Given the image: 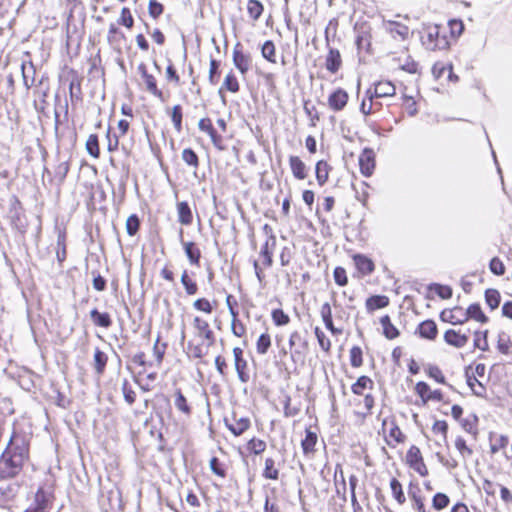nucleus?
I'll return each instance as SVG.
<instances>
[{
    "instance_id": "nucleus-1",
    "label": "nucleus",
    "mask_w": 512,
    "mask_h": 512,
    "mask_svg": "<svg viewBox=\"0 0 512 512\" xmlns=\"http://www.w3.org/2000/svg\"><path fill=\"white\" fill-rule=\"evenodd\" d=\"M29 460V441L26 436L13 433L0 457V478L16 477Z\"/></svg>"
},
{
    "instance_id": "nucleus-2",
    "label": "nucleus",
    "mask_w": 512,
    "mask_h": 512,
    "mask_svg": "<svg viewBox=\"0 0 512 512\" xmlns=\"http://www.w3.org/2000/svg\"><path fill=\"white\" fill-rule=\"evenodd\" d=\"M53 502L54 494L52 488L41 486L37 489L31 505L23 512H50Z\"/></svg>"
},
{
    "instance_id": "nucleus-3",
    "label": "nucleus",
    "mask_w": 512,
    "mask_h": 512,
    "mask_svg": "<svg viewBox=\"0 0 512 512\" xmlns=\"http://www.w3.org/2000/svg\"><path fill=\"white\" fill-rule=\"evenodd\" d=\"M233 64L242 75H245L251 68L252 57L249 53L242 51V45L239 42L233 48Z\"/></svg>"
},
{
    "instance_id": "nucleus-4",
    "label": "nucleus",
    "mask_w": 512,
    "mask_h": 512,
    "mask_svg": "<svg viewBox=\"0 0 512 512\" xmlns=\"http://www.w3.org/2000/svg\"><path fill=\"white\" fill-rule=\"evenodd\" d=\"M234 365L238 378L242 383H247L250 380V375L247 371L248 364L243 358V350L240 347L233 349Z\"/></svg>"
},
{
    "instance_id": "nucleus-5",
    "label": "nucleus",
    "mask_w": 512,
    "mask_h": 512,
    "mask_svg": "<svg viewBox=\"0 0 512 512\" xmlns=\"http://www.w3.org/2000/svg\"><path fill=\"white\" fill-rule=\"evenodd\" d=\"M360 171L365 177L372 175L375 168V153L371 148H365L359 156Z\"/></svg>"
},
{
    "instance_id": "nucleus-6",
    "label": "nucleus",
    "mask_w": 512,
    "mask_h": 512,
    "mask_svg": "<svg viewBox=\"0 0 512 512\" xmlns=\"http://www.w3.org/2000/svg\"><path fill=\"white\" fill-rule=\"evenodd\" d=\"M193 326L197 330L198 336L204 338L207 341V349L214 344V332L211 330L209 323L206 320L196 316L193 319Z\"/></svg>"
},
{
    "instance_id": "nucleus-7",
    "label": "nucleus",
    "mask_w": 512,
    "mask_h": 512,
    "mask_svg": "<svg viewBox=\"0 0 512 512\" xmlns=\"http://www.w3.org/2000/svg\"><path fill=\"white\" fill-rule=\"evenodd\" d=\"M465 316V310L459 306H456L452 309H445L440 313V319L443 322H448L452 325L465 323Z\"/></svg>"
},
{
    "instance_id": "nucleus-8",
    "label": "nucleus",
    "mask_w": 512,
    "mask_h": 512,
    "mask_svg": "<svg viewBox=\"0 0 512 512\" xmlns=\"http://www.w3.org/2000/svg\"><path fill=\"white\" fill-rule=\"evenodd\" d=\"M408 497L412 502V507L417 512H427L424 497L421 495V489L418 484L410 483L408 487Z\"/></svg>"
},
{
    "instance_id": "nucleus-9",
    "label": "nucleus",
    "mask_w": 512,
    "mask_h": 512,
    "mask_svg": "<svg viewBox=\"0 0 512 512\" xmlns=\"http://www.w3.org/2000/svg\"><path fill=\"white\" fill-rule=\"evenodd\" d=\"M396 93L395 86L390 81H379L375 83L374 91L369 89L367 95H373L374 98H384L394 96Z\"/></svg>"
},
{
    "instance_id": "nucleus-10",
    "label": "nucleus",
    "mask_w": 512,
    "mask_h": 512,
    "mask_svg": "<svg viewBox=\"0 0 512 512\" xmlns=\"http://www.w3.org/2000/svg\"><path fill=\"white\" fill-rule=\"evenodd\" d=\"M444 340L455 348H463L468 343L469 337L467 334H461L456 330L449 329L444 334Z\"/></svg>"
},
{
    "instance_id": "nucleus-11",
    "label": "nucleus",
    "mask_w": 512,
    "mask_h": 512,
    "mask_svg": "<svg viewBox=\"0 0 512 512\" xmlns=\"http://www.w3.org/2000/svg\"><path fill=\"white\" fill-rule=\"evenodd\" d=\"M348 102V94L343 89H337L328 98L329 107L334 111H341Z\"/></svg>"
},
{
    "instance_id": "nucleus-12",
    "label": "nucleus",
    "mask_w": 512,
    "mask_h": 512,
    "mask_svg": "<svg viewBox=\"0 0 512 512\" xmlns=\"http://www.w3.org/2000/svg\"><path fill=\"white\" fill-rule=\"evenodd\" d=\"M20 486L16 483L0 485V506H5L18 494Z\"/></svg>"
},
{
    "instance_id": "nucleus-13",
    "label": "nucleus",
    "mask_w": 512,
    "mask_h": 512,
    "mask_svg": "<svg viewBox=\"0 0 512 512\" xmlns=\"http://www.w3.org/2000/svg\"><path fill=\"white\" fill-rule=\"evenodd\" d=\"M342 65L341 54L337 49L330 48L326 56L325 67L331 73H336Z\"/></svg>"
},
{
    "instance_id": "nucleus-14",
    "label": "nucleus",
    "mask_w": 512,
    "mask_h": 512,
    "mask_svg": "<svg viewBox=\"0 0 512 512\" xmlns=\"http://www.w3.org/2000/svg\"><path fill=\"white\" fill-rule=\"evenodd\" d=\"M353 260L356 265V268L363 275H369L375 269L373 261L365 255L356 254L353 256Z\"/></svg>"
},
{
    "instance_id": "nucleus-15",
    "label": "nucleus",
    "mask_w": 512,
    "mask_h": 512,
    "mask_svg": "<svg viewBox=\"0 0 512 512\" xmlns=\"http://www.w3.org/2000/svg\"><path fill=\"white\" fill-rule=\"evenodd\" d=\"M418 332L422 338L434 340L437 336V325L433 320H425L418 326Z\"/></svg>"
},
{
    "instance_id": "nucleus-16",
    "label": "nucleus",
    "mask_w": 512,
    "mask_h": 512,
    "mask_svg": "<svg viewBox=\"0 0 512 512\" xmlns=\"http://www.w3.org/2000/svg\"><path fill=\"white\" fill-rule=\"evenodd\" d=\"M21 73L23 78V84L27 90L31 88L35 81V67L31 61L28 62V65L26 62H22L21 66Z\"/></svg>"
},
{
    "instance_id": "nucleus-17",
    "label": "nucleus",
    "mask_w": 512,
    "mask_h": 512,
    "mask_svg": "<svg viewBox=\"0 0 512 512\" xmlns=\"http://www.w3.org/2000/svg\"><path fill=\"white\" fill-rule=\"evenodd\" d=\"M320 314L322 317V320L325 324V327L331 331L332 334L338 335L342 333L341 329H338L334 326L333 320H332V311L329 303H324L321 306Z\"/></svg>"
},
{
    "instance_id": "nucleus-18",
    "label": "nucleus",
    "mask_w": 512,
    "mask_h": 512,
    "mask_svg": "<svg viewBox=\"0 0 512 512\" xmlns=\"http://www.w3.org/2000/svg\"><path fill=\"white\" fill-rule=\"evenodd\" d=\"M275 245H276V237L275 235H271L267 238L266 242L264 243L262 249H261V256L264 257V265L266 267H270L272 266V263H273V259H272V255H273V250L275 248Z\"/></svg>"
},
{
    "instance_id": "nucleus-19",
    "label": "nucleus",
    "mask_w": 512,
    "mask_h": 512,
    "mask_svg": "<svg viewBox=\"0 0 512 512\" xmlns=\"http://www.w3.org/2000/svg\"><path fill=\"white\" fill-rule=\"evenodd\" d=\"M289 164L295 178L299 180L306 178V165L298 156H290Z\"/></svg>"
},
{
    "instance_id": "nucleus-20",
    "label": "nucleus",
    "mask_w": 512,
    "mask_h": 512,
    "mask_svg": "<svg viewBox=\"0 0 512 512\" xmlns=\"http://www.w3.org/2000/svg\"><path fill=\"white\" fill-rule=\"evenodd\" d=\"M178 221L182 225H190L193 221V215L189 204L185 201L177 204Z\"/></svg>"
},
{
    "instance_id": "nucleus-21",
    "label": "nucleus",
    "mask_w": 512,
    "mask_h": 512,
    "mask_svg": "<svg viewBox=\"0 0 512 512\" xmlns=\"http://www.w3.org/2000/svg\"><path fill=\"white\" fill-rule=\"evenodd\" d=\"M317 434L310 429H306L305 438L301 442L303 453L305 455L313 454L317 443Z\"/></svg>"
},
{
    "instance_id": "nucleus-22",
    "label": "nucleus",
    "mask_w": 512,
    "mask_h": 512,
    "mask_svg": "<svg viewBox=\"0 0 512 512\" xmlns=\"http://www.w3.org/2000/svg\"><path fill=\"white\" fill-rule=\"evenodd\" d=\"M465 318L466 322L468 319H474L481 323L488 322V317L483 313L480 305L478 303L471 304L466 310H465Z\"/></svg>"
},
{
    "instance_id": "nucleus-23",
    "label": "nucleus",
    "mask_w": 512,
    "mask_h": 512,
    "mask_svg": "<svg viewBox=\"0 0 512 512\" xmlns=\"http://www.w3.org/2000/svg\"><path fill=\"white\" fill-rule=\"evenodd\" d=\"M183 248L189 262L198 266L201 258V252L199 248H197L196 244L194 242H183Z\"/></svg>"
},
{
    "instance_id": "nucleus-24",
    "label": "nucleus",
    "mask_w": 512,
    "mask_h": 512,
    "mask_svg": "<svg viewBox=\"0 0 512 512\" xmlns=\"http://www.w3.org/2000/svg\"><path fill=\"white\" fill-rule=\"evenodd\" d=\"M107 361H108V356L103 351H101L99 348H95L94 359H93V368L98 375H102L104 373Z\"/></svg>"
},
{
    "instance_id": "nucleus-25",
    "label": "nucleus",
    "mask_w": 512,
    "mask_h": 512,
    "mask_svg": "<svg viewBox=\"0 0 512 512\" xmlns=\"http://www.w3.org/2000/svg\"><path fill=\"white\" fill-rule=\"evenodd\" d=\"M90 317L96 326L109 328L112 325L110 315L106 312L101 313L97 309L90 311Z\"/></svg>"
},
{
    "instance_id": "nucleus-26",
    "label": "nucleus",
    "mask_w": 512,
    "mask_h": 512,
    "mask_svg": "<svg viewBox=\"0 0 512 512\" xmlns=\"http://www.w3.org/2000/svg\"><path fill=\"white\" fill-rule=\"evenodd\" d=\"M226 426L235 436H240L250 427V420L246 417H242L235 420L233 423L226 421Z\"/></svg>"
},
{
    "instance_id": "nucleus-27",
    "label": "nucleus",
    "mask_w": 512,
    "mask_h": 512,
    "mask_svg": "<svg viewBox=\"0 0 512 512\" xmlns=\"http://www.w3.org/2000/svg\"><path fill=\"white\" fill-rule=\"evenodd\" d=\"M175 399H174V405L181 413H183L186 416H190L192 413V408L187 402L186 397L183 395L180 389H177L175 391Z\"/></svg>"
},
{
    "instance_id": "nucleus-28",
    "label": "nucleus",
    "mask_w": 512,
    "mask_h": 512,
    "mask_svg": "<svg viewBox=\"0 0 512 512\" xmlns=\"http://www.w3.org/2000/svg\"><path fill=\"white\" fill-rule=\"evenodd\" d=\"M380 324L383 328V334L387 339H395L399 335L398 329L391 323L388 315L381 317Z\"/></svg>"
},
{
    "instance_id": "nucleus-29",
    "label": "nucleus",
    "mask_w": 512,
    "mask_h": 512,
    "mask_svg": "<svg viewBox=\"0 0 512 512\" xmlns=\"http://www.w3.org/2000/svg\"><path fill=\"white\" fill-rule=\"evenodd\" d=\"M439 31L440 27L438 25L427 28L425 34L422 36V44L426 49L432 51V46L435 44Z\"/></svg>"
},
{
    "instance_id": "nucleus-30",
    "label": "nucleus",
    "mask_w": 512,
    "mask_h": 512,
    "mask_svg": "<svg viewBox=\"0 0 512 512\" xmlns=\"http://www.w3.org/2000/svg\"><path fill=\"white\" fill-rule=\"evenodd\" d=\"M223 89H227L228 91L232 92V93H236L239 91L240 89V86H239V83H238V80L237 78L235 77V75L233 73H229L225 79H224V82H223V85L222 87L219 89V94L221 95L222 97V100L223 102L225 103V98L222 94V90Z\"/></svg>"
},
{
    "instance_id": "nucleus-31",
    "label": "nucleus",
    "mask_w": 512,
    "mask_h": 512,
    "mask_svg": "<svg viewBox=\"0 0 512 512\" xmlns=\"http://www.w3.org/2000/svg\"><path fill=\"white\" fill-rule=\"evenodd\" d=\"M388 303L389 300L386 296L374 295L366 300V307L369 311H374L376 309L386 307Z\"/></svg>"
},
{
    "instance_id": "nucleus-32",
    "label": "nucleus",
    "mask_w": 512,
    "mask_h": 512,
    "mask_svg": "<svg viewBox=\"0 0 512 512\" xmlns=\"http://www.w3.org/2000/svg\"><path fill=\"white\" fill-rule=\"evenodd\" d=\"M316 179L320 186L324 185L328 180L329 165L327 162L321 160L316 163Z\"/></svg>"
},
{
    "instance_id": "nucleus-33",
    "label": "nucleus",
    "mask_w": 512,
    "mask_h": 512,
    "mask_svg": "<svg viewBox=\"0 0 512 512\" xmlns=\"http://www.w3.org/2000/svg\"><path fill=\"white\" fill-rule=\"evenodd\" d=\"M373 381L368 376H360L357 381L352 385V392L356 395H362L364 390L371 388Z\"/></svg>"
},
{
    "instance_id": "nucleus-34",
    "label": "nucleus",
    "mask_w": 512,
    "mask_h": 512,
    "mask_svg": "<svg viewBox=\"0 0 512 512\" xmlns=\"http://www.w3.org/2000/svg\"><path fill=\"white\" fill-rule=\"evenodd\" d=\"M231 317L232 333L237 337H242L245 334L246 328L245 325L238 320V312L234 308H231Z\"/></svg>"
},
{
    "instance_id": "nucleus-35",
    "label": "nucleus",
    "mask_w": 512,
    "mask_h": 512,
    "mask_svg": "<svg viewBox=\"0 0 512 512\" xmlns=\"http://www.w3.org/2000/svg\"><path fill=\"white\" fill-rule=\"evenodd\" d=\"M390 488L392 491V495L394 499L397 501V503L403 505L406 501V498L401 483L396 478H393L390 481Z\"/></svg>"
},
{
    "instance_id": "nucleus-36",
    "label": "nucleus",
    "mask_w": 512,
    "mask_h": 512,
    "mask_svg": "<svg viewBox=\"0 0 512 512\" xmlns=\"http://www.w3.org/2000/svg\"><path fill=\"white\" fill-rule=\"evenodd\" d=\"M263 477L265 479L277 480L279 477V470L275 468V461L273 458H266L265 467L263 470Z\"/></svg>"
},
{
    "instance_id": "nucleus-37",
    "label": "nucleus",
    "mask_w": 512,
    "mask_h": 512,
    "mask_svg": "<svg viewBox=\"0 0 512 512\" xmlns=\"http://www.w3.org/2000/svg\"><path fill=\"white\" fill-rule=\"evenodd\" d=\"M357 484H358V478L356 477V475L352 474L349 477V486H350L351 504H352L353 512H359L362 510V507L359 504L357 497H356V493H355Z\"/></svg>"
},
{
    "instance_id": "nucleus-38",
    "label": "nucleus",
    "mask_w": 512,
    "mask_h": 512,
    "mask_svg": "<svg viewBox=\"0 0 512 512\" xmlns=\"http://www.w3.org/2000/svg\"><path fill=\"white\" fill-rule=\"evenodd\" d=\"M143 80L146 85V89L155 97L159 98L160 100H163V93L161 90L158 89L155 77L149 74L145 75Z\"/></svg>"
},
{
    "instance_id": "nucleus-39",
    "label": "nucleus",
    "mask_w": 512,
    "mask_h": 512,
    "mask_svg": "<svg viewBox=\"0 0 512 512\" xmlns=\"http://www.w3.org/2000/svg\"><path fill=\"white\" fill-rule=\"evenodd\" d=\"M500 300L501 296L498 290L490 288L485 291V301L492 310L498 308Z\"/></svg>"
},
{
    "instance_id": "nucleus-40",
    "label": "nucleus",
    "mask_w": 512,
    "mask_h": 512,
    "mask_svg": "<svg viewBox=\"0 0 512 512\" xmlns=\"http://www.w3.org/2000/svg\"><path fill=\"white\" fill-rule=\"evenodd\" d=\"M263 5L258 0H249L247 3V11L253 20H258L263 13Z\"/></svg>"
},
{
    "instance_id": "nucleus-41",
    "label": "nucleus",
    "mask_w": 512,
    "mask_h": 512,
    "mask_svg": "<svg viewBox=\"0 0 512 512\" xmlns=\"http://www.w3.org/2000/svg\"><path fill=\"white\" fill-rule=\"evenodd\" d=\"M86 150L94 158H98L100 155L98 136L91 134L86 141Z\"/></svg>"
},
{
    "instance_id": "nucleus-42",
    "label": "nucleus",
    "mask_w": 512,
    "mask_h": 512,
    "mask_svg": "<svg viewBox=\"0 0 512 512\" xmlns=\"http://www.w3.org/2000/svg\"><path fill=\"white\" fill-rule=\"evenodd\" d=\"M182 160L188 165L197 169L199 167V158L194 150L186 148L182 151Z\"/></svg>"
},
{
    "instance_id": "nucleus-43",
    "label": "nucleus",
    "mask_w": 512,
    "mask_h": 512,
    "mask_svg": "<svg viewBox=\"0 0 512 512\" xmlns=\"http://www.w3.org/2000/svg\"><path fill=\"white\" fill-rule=\"evenodd\" d=\"M271 346V338L268 333H263L259 336L256 343L257 353L260 355H265Z\"/></svg>"
},
{
    "instance_id": "nucleus-44",
    "label": "nucleus",
    "mask_w": 512,
    "mask_h": 512,
    "mask_svg": "<svg viewBox=\"0 0 512 512\" xmlns=\"http://www.w3.org/2000/svg\"><path fill=\"white\" fill-rule=\"evenodd\" d=\"M261 54L263 58L271 63H276L275 59V45L271 40H267L261 47Z\"/></svg>"
},
{
    "instance_id": "nucleus-45",
    "label": "nucleus",
    "mask_w": 512,
    "mask_h": 512,
    "mask_svg": "<svg viewBox=\"0 0 512 512\" xmlns=\"http://www.w3.org/2000/svg\"><path fill=\"white\" fill-rule=\"evenodd\" d=\"M181 283L185 288V291L188 295H195L198 291V286L195 281H193L189 276L186 270L182 273Z\"/></svg>"
},
{
    "instance_id": "nucleus-46",
    "label": "nucleus",
    "mask_w": 512,
    "mask_h": 512,
    "mask_svg": "<svg viewBox=\"0 0 512 512\" xmlns=\"http://www.w3.org/2000/svg\"><path fill=\"white\" fill-rule=\"evenodd\" d=\"M69 169L70 165L68 160L60 161L54 169V177L58 179L60 183H62L65 180Z\"/></svg>"
},
{
    "instance_id": "nucleus-47",
    "label": "nucleus",
    "mask_w": 512,
    "mask_h": 512,
    "mask_svg": "<svg viewBox=\"0 0 512 512\" xmlns=\"http://www.w3.org/2000/svg\"><path fill=\"white\" fill-rule=\"evenodd\" d=\"M429 289L433 290L442 299H449L452 297V288L450 286L433 283L429 286Z\"/></svg>"
},
{
    "instance_id": "nucleus-48",
    "label": "nucleus",
    "mask_w": 512,
    "mask_h": 512,
    "mask_svg": "<svg viewBox=\"0 0 512 512\" xmlns=\"http://www.w3.org/2000/svg\"><path fill=\"white\" fill-rule=\"evenodd\" d=\"M271 317L276 326H284L290 322V317L282 309L272 310Z\"/></svg>"
},
{
    "instance_id": "nucleus-49",
    "label": "nucleus",
    "mask_w": 512,
    "mask_h": 512,
    "mask_svg": "<svg viewBox=\"0 0 512 512\" xmlns=\"http://www.w3.org/2000/svg\"><path fill=\"white\" fill-rule=\"evenodd\" d=\"M450 499L444 493H436L432 499V506L435 510H442L449 505Z\"/></svg>"
},
{
    "instance_id": "nucleus-50",
    "label": "nucleus",
    "mask_w": 512,
    "mask_h": 512,
    "mask_svg": "<svg viewBox=\"0 0 512 512\" xmlns=\"http://www.w3.org/2000/svg\"><path fill=\"white\" fill-rule=\"evenodd\" d=\"M122 393L124 400L129 404L132 405L136 400V393L132 389L131 385L129 384L127 379H124L122 382Z\"/></svg>"
},
{
    "instance_id": "nucleus-51",
    "label": "nucleus",
    "mask_w": 512,
    "mask_h": 512,
    "mask_svg": "<svg viewBox=\"0 0 512 512\" xmlns=\"http://www.w3.org/2000/svg\"><path fill=\"white\" fill-rule=\"evenodd\" d=\"M314 333H315V336L317 338V341H318L321 349L325 352H329V350L331 348L330 339L325 335V333L319 327H315Z\"/></svg>"
},
{
    "instance_id": "nucleus-52",
    "label": "nucleus",
    "mask_w": 512,
    "mask_h": 512,
    "mask_svg": "<svg viewBox=\"0 0 512 512\" xmlns=\"http://www.w3.org/2000/svg\"><path fill=\"white\" fill-rule=\"evenodd\" d=\"M188 354L193 358H203L207 354V349H204L203 344H193L189 342L187 345Z\"/></svg>"
},
{
    "instance_id": "nucleus-53",
    "label": "nucleus",
    "mask_w": 512,
    "mask_h": 512,
    "mask_svg": "<svg viewBox=\"0 0 512 512\" xmlns=\"http://www.w3.org/2000/svg\"><path fill=\"white\" fill-rule=\"evenodd\" d=\"M140 227V220L136 214L130 215L126 220V230L130 236H134Z\"/></svg>"
},
{
    "instance_id": "nucleus-54",
    "label": "nucleus",
    "mask_w": 512,
    "mask_h": 512,
    "mask_svg": "<svg viewBox=\"0 0 512 512\" xmlns=\"http://www.w3.org/2000/svg\"><path fill=\"white\" fill-rule=\"evenodd\" d=\"M423 459L421 451L417 446H411L406 454V460L409 466H413Z\"/></svg>"
},
{
    "instance_id": "nucleus-55",
    "label": "nucleus",
    "mask_w": 512,
    "mask_h": 512,
    "mask_svg": "<svg viewBox=\"0 0 512 512\" xmlns=\"http://www.w3.org/2000/svg\"><path fill=\"white\" fill-rule=\"evenodd\" d=\"M512 345L510 337L502 332L498 335L497 348L502 354H507Z\"/></svg>"
},
{
    "instance_id": "nucleus-56",
    "label": "nucleus",
    "mask_w": 512,
    "mask_h": 512,
    "mask_svg": "<svg viewBox=\"0 0 512 512\" xmlns=\"http://www.w3.org/2000/svg\"><path fill=\"white\" fill-rule=\"evenodd\" d=\"M171 119L177 132L182 129V108L180 105H175L172 108Z\"/></svg>"
},
{
    "instance_id": "nucleus-57",
    "label": "nucleus",
    "mask_w": 512,
    "mask_h": 512,
    "mask_svg": "<svg viewBox=\"0 0 512 512\" xmlns=\"http://www.w3.org/2000/svg\"><path fill=\"white\" fill-rule=\"evenodd\" d=\"M350 362L355 368L360 367L363 364L362 350L358 346H353L350 350Z\"/></svg>"
},
{
    "instance_id": "nucleus-58",
    "label": "nucleus",
    "mask_w": 512,
    "mask_h": 512,
    "mask_svg": "<svg viewBox=\"0 0 512 512\" xmlns=\"http://www.w3.org/2000/svg\"><path fill=\"white\" fill-rule=\"evenodd\" d=\"M219 66H220L219 61H217L216 59H213V58L210 60L209 82L212 85H215V84L218 83V80H219V71H218Z\"/></svg>"
},
{
    "instance_id": "nucleus-59",
    "label": "nucleus",
    "mask_w": 512,
    "mask_h": 512,
    "mask_svg": "<svg viewBox=\"0 0 512 512\" xmlns=\"http://www.w3.org/2000/svg\"><path fill=\"white\" fill-rule=\"evenodd\" d=\"M487 333L488 331H485L482 334L478 331L475 332L474 346L481 349L482 351H487L489 348L487 342Z\"/></svg>"
},
{
    "instance_id": "nucleus-60",
    "label": "nucleus",
    "mask_w": 512,
    "mask_h": 512,
    "mask_svg": "<svg viewBox=\"0 0 512 512\" xmlns=\"http://www.w3.org/2000/svg\"><path fill=\"white\" fill-rule=\"evenodd\" d=\"M248 449L252 453H254L256 455H259V454H261L262 452L265 451L266 443L263 440L253 438L248 443Z\"/></svg>"
},
{
    "instance_id": "nucleus-61",
    "label": "nucleus",
    "mask_w": 512,
    "mask_h": 512,
    "mask_svg": "<svg viewBox=\"0 0 512 512\" xmlns=\"http://www.w3.org/2000/svg\"><path fill=\"white\" fill-rule=\"evenodd\" d=\"M119 24L127 27L128 29L133 27L134 20H133L130 10L127 7H124L121 10Z\"/></svg>"
},
{
    "instance_id": "nucleus-62",
    "label": "nucleus",
    "mask_w": 512,
    "mask_h": 512,
    "mask_svg": "<svg viewBox=\"0 0 512 512\" xmlns=\"http://www.w3.org/2000/svg\"><path fill=\"white\" fill-rule=\"evenodd\" d=\"M429 377L435 379L438 383L446 384L445 377L441 369L436 365H429L427 368Z\"/></svg>"
},
{
    "instance_id": "nucleus-63",
    "label": "nucleus",
    "mask_w": 512,
    "mask_h": 512,
    "mask_svg": "<svg viewBox=\"0 0 512 512\" xmlns=\"http://www.w3.org/2000/svg\"><path fill=\"white\" fill-rule=\"evenodd\" d=\"M163 5L156 0H150L148 5L149 15L157 19L163 13Z\"/></svg>"
},
{
    "instance_id": "nucleus-64",
    "label": "nucleus",
    "mask_w": 512,
    "mask_h": 512,
    "mask_svg": "<svg viewBox=\"0 0 512 512\" xmlns=\"http://www.w3.org/2000/svg\"><path fill=\"white\" fill-rule=\"evenodd\" d=\"M489 268L493 274L498 276H501L505 273V266L503 262L497 257L491 259Z\"/></svg>"
}]
</instances>
